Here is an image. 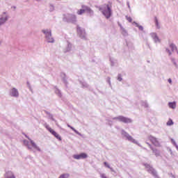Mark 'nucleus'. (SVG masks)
Returning a JSON list of instances; mask_svg holds the SVG:
<instances>
[{
	"mask_svg": "<svg viewBox=\"0 0 178 178\" xmlns=\"http://www.w3.org/2000/svg\"><path fill=\"white\" fill-rule=\"evenodd\" d=\"M111 8H112V3L104 4L99 8V10L102 11L106 19H109L112 16V10H111Z\"/></svg>",
	"mask_w": 178,
	"mask_h": 178,
	"instance_id": "obj_1",
	"label": "nucleus"
},
{
	"mask_svg": "<svg viewBox=\"0 0 178 178\" xmlns=\"http://www.w3.org/2000/svg\"><path fill=\"white\" fill-rule=\"evenodd\" d=\"M44 126L45 129H47V130H48V131L51 133V134H52L53 136H54V137H56V138H57V140H59V141H62V138H60V136L58 133H56V131L52 129V128H51L49 125H48V124H44Z\"/></svg>",
	"mask_w": 178,
	"mask_h": 178,
	"instance_id": "obj_2",
	"label": "nucleus"
},
{
	"mask_svg": "<svg viewBox=\"0 0 178 178\" xmlns=\"http://www.w3.org/2000/svg\"><path fill=\"white\" fill-rule=\"evenodd\" d=\"M145 168L147 170V172H149V173H152L153 176H158L155 169L151 167L149 164H145Z\"/></svg>",
	"mask_w": 178,
	"mask_h": 178,
	"instance_id": "obj_3",
	"label": "nucleus"
},
{
	"mask_svg": "<svg viewBox=\"0 0 178 178\" xmlns=\"http://www.w3.org/2000/svg\"><path fill=\"white\" fill-rule=\"evenodd\" d=\"M42 33H44V34H45L46 35V38H47V41L48 42H54V38H50L49 37H51V31L50 30H43Z\"/></svg>",
	"mask_w": 178,
	"mask_h": 178,
	"instance_id": "obj_4",
	"label": "nucleus"
},
{
	"mask_svg": "<svg viewBox=\"0 0 178 178\" xmlns=\"http://www.w3.org/2000/svg\"><path fill=\"white\" fill-rule=\"evenodd\" d=\"M116 119L117 120L122 122L123 123H131V120L130 118L124 116H118L116 118Z\"/></svg>",
	"mask_w": 178,
	"mask_h": 178,
	"instance_id": "obj_5",
	"label": "nucleus"
},
{
	"mask_svg": "<svg viewBox=\"0 0 178 178\" xmlns=\"http://www.w3.org/2000/svg\"><path fill=\"white\" fill-rule=\"evenodd\" d=\"M74 159H86L87 158V154L81 153L74 156Z\"/></svg>",
	"mask_w": 178,
	"mask_h": 178,
	"instance_id": "obj_6",
	"label": "nucleus"
},
{
	"mask_svg": "<svg viewBox=\"0 0 178 178\" xmlns=\"http://www.w3.org/2000/svg\"><path fill=\"white\" fill-rule=\"evenodd\" d=\"M11 95L13 97H19V92L17 91V89L13 88L11 90Z\"/></svg>",
	"mask_w": 178,
	"mask_h": 178,
	"instance_id": "obj_7",
	"label": "nucleus"
},
{
	"mask_svg": "<svg viewBox=\"0 0 178 178\" xmlns=\"http://www.w3.org/2000/svg\"><path fill=\"white\" fill-rule=\"evenodd\" d=\"M150 141L152 143V144H154V145H159L158 140L154 137L150 138Z\"/></svg>",
	"mask_w": 178,
	"mask_h": 178,
	"instance_id": "obj_8",
	"label": "nucleus"
},
{
	"mask_svg": "<svg viewBox=\"0 0 178 178\" xmlns=\"http://www.w3.org/2000/svg\"><path fill=\"white\" fill-rule=\"evenodd\" d=\"M82 8H85V12H87L88 13H94L92 10H91V8H90L89 7L83 6Z\"/></svg>",
	"mask_w": 178,
	"mask_h": 178,
	"instance_id": "obj_9",
	"label": "nucleus"
},
{
	"mask_svg": "<svg viewBox=\"0 0 178 178\" xmlns=\"http://www.w3.org/2000/svg\"><path fill=\"white\" fill-rule=\"evenodd\" d=\"M168 106L172 109H175L176 108V102H170Z\"/></svg>",
	"mask_w": 178,
	"mask_h": 178,
	"instance_id": "obj_10",
	"label": "nucleus"
},
{
	"mask_svg": "<svg viewBox=\"0 0 178 178\" xmlns=\"http://www.w3.org/2000/svg\"><path fill=\"white\" fill-rule=\"evenodd\" d=\"M31 144L32 145V147L33 148H35V149H38V147H37V145L35 144V143H34V141H33L31 139H29Z\"/></svg>",
	"mask_w": 178,
	"mask_h": 178,
	"instance_id": "obj_11",
	"label": "nucleus"
},
{
	"mask_svg": "<svg viewBox=\"0 0 178 178\" xmlns=\"http://www.w3.org/2000/svg\"><path fill=\"white\" fill-rule=\"evenodd\" d=\"M83 13H86V8H83V9L79 10L77 11V15H83Z\"/></svg>",
	"mask_w": 178,
	"mask_h": 178,
	"instance_id": "obj_12",
	"label": "nucleus"
},
{
	"mask_svg": "<svg viewBox=\"0 0 178 178\" xmlns=\"http://www.w3.org/2000/svg\"><path fill=\"white\" fill-rule=\"evenodd\" d=\"M152 37L154 38V40L156 42H159V38H158L156 33H153Z\"/></svg>",
	"mask_w": 178,
	"mask_h": 178,
	"instance_id": "obj_13",
	"label": "nucleus"
},
{
	"mask_svg": "<svg viewBox=\"0 0 178 178\" xmlns=\"http://www.w3.org/2000/svg\"><path fill=\"white\" fill-rule=\"evenodd\" d=\"M173 124V120L172 119H169V120L167 122V126H172Z\"/></svg>",
	"mask_w": 178,
	"mask_h": 178,
	"instance_id": "obj_14",
	"label": "nucleus"
},
{
	"mask_svg": "<svg viewBox=\"0 0 178 178\" xmlns=\"http://www.w3.org/2000/svg\"><path fill=\"white\" fill-rule=\"evenodd\" d=\"M6 22V18H1L0 19V26L1 24H3Z\"/></svg>",
	"mask_w": 178,
	"mask_h": 178,
	"instance_id": "obj_15",
	"label": "nucleus"
},
{
	"mask_svg": "<svg viewBox=\"0 0 178 178\" xmlns=\"http://www.w3.org/2000/svg\"><path fill=\"white\" fill-rule=\"evenodd\" d=\"M170 47L171 48V49H172V51H175V49H177L176 48V45H175L174 44H171L170 45Z\"/></svg>",
	"mask_w": 178,
	"mask_h": 178,
	"instance_id": "obj_16",
	"label": "nucleus"
},
{
	"mask_svg": "<svg viewBox=\"0 0 178 178\" xmlns=\"http://www.w3.org/2000/svg\"><path fill=\"white\" fill-rule=\"evenodd\" d=\"M67 177H69V174H63L60 175L59 178H67Z\"/></svg>",
	"mask_w": 178,
	"mask_h": 178,
	"instance_id": "obj_17",
	"label": "nucleus"
},
{
	"mask_svg": "<svg viewBox=\"0 0 178 178\" xmlns=\"http://www.w3.org/2000/svg\"><path fill=\"white\" fill-rule=\"evenodd\" d=\"M136 26L138 27L139 30H140L141 31L144 30V28L143 27V26H140L138 25V24H136Z\"/></svg>",
	"mask_w": 178,
	"mask_h": 178,
	"instance_id": "obj_18",
	"label": "nucleus"
},
{
	"mask_svg": "<svg viewBox=\"0 0 178 178\" xmlns=\"http://www.w3.org/2000/svg\"><path fill=\"white\" fill-rule=\"evenodd\" d=\"M127 20H128V22H129V23H131L133 22V19H131V17H127Z\"/></svg>",
	"mask_w": 178,
	"mask_h": 178,
	"instance_id": "obj_19",
	"label": "nucleus"
},
{
	"mask_svg": "<svg viewBox=\"0 0 178 178\" xmlns=\"http://www.w3.org/2000/svg\"><path fill=\"white\" fill-rule=\"evenodd\" d=\"M104 166H106V167L108 168V169H111V166L109 165V164H108L107 162H104Z\"/></svg>",
	"mask_w": 178,
	"mask_h": 178,
	"instance_id": "obj_20",
	"label": "nucleus"
},
{
	"mask_svg": "<svg viewBox=\"0 0 178 178\" xmlns=\"http://www.w3.org/2000/svg\"><path fill=\"white\" fill-rule=\"evenodd\" d=\"M67 126H68V127H70V129H71L74 131H76V129H74V128H73L72 126H70V125H67Z\"/></svg>",
	"mask_w": 178,
	"mask_h": 178,
	"instance_id": "obj_21",
	"label": "nucleus"
},
{
	"mask_svg": "<svg viewBox=\"0 0 178 178\" xmlns=\"http://www.w3.org/2000/svg\"><path fill=\"white\" fill-rule=\"evenodd\" d=\"M127 138H128V140H129V141H131V140H133V137H131L130 136H127Z\"/></svg>",
	"mask_w": 178,
	"mask_h": 178,
	"instance_id": "obj_22",
	"label": "nucleus"
},
{
	"mask_svg": "<svg viewBox=\"0 0 178 178\" xmlns=\"http://www.w3.org/2000/svg\"><path fill=\"white\" fill-rule=\"evenodd\" d=\"M118 80L119 81H122V77L118 76Z\"/></svg>",
	"mask_w": 178,
	"mask_h": 178,
	"instance_id": "obj_23",
	"label": "nucleus"
},
{
	"mask_svg": "<svg viewBox=\"0 0 178 178\" xmlns=\"http://www.w3.org/2000/svg\"><path fill=\"white\" fill-rule=\"evenodd\" d=\"M168 83H170V84H172V79H168Z\"/></svg>",
	"mask_w": 178,
	"mask_h": 178,
	"instance_id": "obj_24",
	"label": "nucleus"
},
{
	"mask_svg": "<svg viewBox=\"0 0 178 178\" xmlns=\"http://www.w3.org/2000/svg\"><path fill=\"white\" fill-rule=\"evenodd\" d=\"M156 24L158 26V19H156Z\"/></svg>",
	"mask_w": 178,
	"mask_h": 178,
	"instance_id": "obj_25",
	"label": "nucleus"
},
{
	"mask_svg": "<svg viewBox=\"0 0 178 178\" xmlns=\"http://www.w3.org/2000/svg\"><path fill=\"white\" fill-rule=\"evenodd\" d=\"M24 144H26V143H27V140H24Z\"/></svg>",
	"mask_w": 178,
	"mask_h": 178,
	"instance_id": "obj_26",
	"label": "nucleus"
},
{
	"mask_svg": "<svg viewBox=\"0 0 178 178\" xmlns=\"http://www.w3.org/2000/svg\"><path fill=\"white\" fill-rule=\"evenodd\" d=\"M26 138H29V136H26Z\"/></svg>",
	"mask_w": 178,
	"mask_h": 178,
	"instance_id": "obj_27",
	"label": "nucleus"
},
{
	"mask_svg": "<svg viewBox=\"0 0 178 178\" xmlns=\"http://www.w3.org/2000/svg\"><path fill=\"white\" fill-rule=\"evenodd\" d=\"M28 148H30V147L28 146Z\"/></svg>",
	"mask_w": 178,
	"mask_h": 178,
	"instance_id": "obj_28",
	"label": "nucleus"
}]
</instances>
